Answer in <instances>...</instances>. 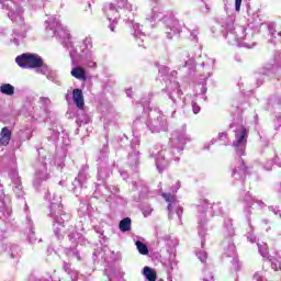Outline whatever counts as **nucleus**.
<instances>
[{
  "mask_svg": "<svg viewBox=\"0 0 281 281\" xmlns=\"http://www.w3.org/2000/svg\"><path fill=\"white\" fill-rule=\"evenodd\" d=\"M225 38L228 41L229 45L246 47L247 49H254V47H256V42H254V31H251V29H246L245 26L228 25Z\"/></svg>",
  "mask_w": 281,
  "mask_h": 281,
  "instance_id": "obj_5",
  "label": "nucleus"
},
{
  "mask_svg": "<svg viewBox=\"0 0 281 281\" xmlns=\"http://www.w3.org/2000/svg\"><path fill=\"white\" fill-rule=\"evenodd\" d=\"M279 69H281V50L274 55V60L266 63L259 68V76L276 78Z\"/></svg>",
  "mask_w": 281,
  "mask_h": 281,
  "instance_id": "obj_11",
  "label": "nucleus"
},
{
  "mask_svg": "<svg viewBox=\"0 0 281 281\" xmlns=\"http://www.w3.org/2000/svg\"><path fill=\"white\" fill-rule=\"evenodd\" d=\"M36 71L37 74H42L43 76H47L52 72L49 67L43 63V59H42V65L36 68Z\"/></svg>",
  "mask_w": 281,
  "mask_h": 281,
  "instance_id": "obj_45",
  "label": "nucleus"
},
{
  "mask_svg": "<svg viewBox=\"0 0 281 281\" xmlns=\"http://www.w3.org/2000/svg\"><path fill=\"white\" fill-rule=\"evenodd\" d=\"M168 71H170V69H168V67H166V66H161V67L159 68V74H160L161 76H164L165 74H168Z\"/></svg>",
  "mask_w": 281,
  "mask_h": 281,
  "instance_id": "obj_63",
  "label": "nucleus"
},
{
  "mask_svg": "<svg viewBox=\"0 0 281 281\" xmlns=\"http://www.w3.org/2000/svg\"><path fill=\"white\" fill-rule=\"evenodd\" d=\"M139 137H134L131 143L133 153L130 154L128 159L130 164H133L134 166H137V164H139V150L137 149L139 148Z\"/></svg>",
  "mask_w": 281,
  "mask_h": 281,
  "instance_id": "obj_26",
  "label": "nucleus"
},
{
  "mask_svg": "<svg viewBox=\"0 0 281 281\" xmlns=\"http://www.w3.org/2000/svg\"><path fill=\"white\" fill-rule=\"evenodd\" d=\"M254 280L265 281V271H258L254 274Z\"/></svg>",
  "mask_w": 281,
  "mask_h": 281,
  "instance_id": "obj_52",
  "label": "nucleus"
},
{
  "mask_svg": "<svg viewBox=\"0 0 281 281\" xmlns=\"http://www.w3.org/2000/svg\"><path fill=\"white\" fill-rule=\"evenodd\" d=\"M231 128H234L235 139L233 140V148L237 155L238 160L233 169L232 177L235 179L236 186L245 183V177L247 176V166H245V160L240 157H245V150L247 149V139L249 137V128L243 125V116L237 115V120L231 123Z\"/></svg>",
  "mask_w": 281,
  "mask_h": 281,
  "instance_id": "obj_2",
  "label": "nucleus"
},
{
  "mask_svg": "<svg viewBox=\"0 0 281 281\" xmlns=\"http://www.w3.org/2000/svg\"><path fill=\"white\" fill-rule=\"evenodd\" d=\"M82 56L86 59L87 67H90V69H95V67H98L93 52H86V54Z\"/></svg>",
  "mask_w": 281,
  "mask_h": 281,
  "instance_id": "obj_34",
  "label": "nucleus"
},
{
  "mask_svg": "<svg viewBox=\"0 0 281 281\" xmlns=\"http://www.w3.org/2000/svg\"><path fill=\"white\" fill-rule=\"evenodd\" d=\"M60 132H63V127H56L49 130V135L47 136L48 142H58V137L60 136Z\"/></svg>",
  "mask_w": 281,
  "mask_h": 281,
  "instance_id": "obj_40",
  "label": "nucleus"
},
{
  "mask_svg": "<svg viewBox=\"0 0 281 281\" xmlns=\"http://www.w3.org/2000/svg\"><path fill=\"white\" fill-rule=\"evenodd\" d=\"M65 254L70 259L75 258V260H77L78 262H82V260H85V257H82V255H80V250H78L76 248H66Z\"/></svg>",
  "mask_w": 281,
  "mask_h": 281,
  "instance_id": "obj_31",
  "label": "nucleus"
},
{
  "mask_svg": "<svg viewBox=\"0 0 281 281\" xmlns=\"http://www.w3.org/2000/svg\"><path fill=\"white\" fill-rule=\"evenodd\" d=\"M0 93L3 95H13L14 94V86L10 83H2L0 86Z\"/></svg>",
  "mask_w": 281,
  "mask_h": 281,
  "instance_id": "obj_41",
  "label": "nucleus"
},
{
  "mask_svg": "<svg viewBox=\"0 0 281 281\" xmlns=\"http://www.w3.org/2000/svg\"><path fill=\"white\" fill-rule=\"evenodd\" d=\"M109 146L104 145L99 157L98 181H104L113 172L114 162L109 165Z\"/></svg>",
  "mask_w": 281,
  "mask_h": 281,
  "instance_id": "obj_8",
  "label": "nucleus"
},
{
  "mask_svg": "<svg viewBox=\"0 0 281 281\" xmlns=\"http://www.w3.org/2000/svg\"><path fill=\"white\" fill-rule=\"evenodd\" d=\"M244 201L248 203L249 205H258V207H262L265 203L262 201L257 200L256 198L251 196V193L247 192L245 194Z\"/></svg>",
  "mask_w": 281,
  "mask_h": 281,
  "instance_id": "obj_38",
  "label": "nucleus"
},
{
  "mask_svg": "<svg viewBox=\"0 0 281 281\" xmlns=\"http://www.w3.org/2000/svg\"><path fill=\"white\" fill-rule=\"evenodd\" d=\"M72 101L80 111L85 109V94H82L80 89L77 88L72 90Z\"/></svg>",
  "mask_w": 281,
  "mask_h": 281,
  "instance_id": "obj_28",
  "label": "nucleus"
},
{
  "mask_svg": "<svg viewBox=\"0 0 281 281\" xmlns=\"http://www.w3.org/2000/svg\"><path fill=\"white\" fill-rule=\"evenodd\" d=\"M47 80H50V82H57L56 81V75L54 72H50L49 75H46Z\"/></svg>",
  "mask_w": 281,
  "mask_h": 281,
  "instance_id": "obj_61",
  "label": "nucleus"
},
{
  "mask_svg": "<svg viewBox=\"0 0 281 281\" xmlns=\"http://www.w3.org/2000/svg\"><path fill=\"white\" fill-rule=\"evenodd\" d=\"M202 2H204V8L202 7V8H201V11H202L204 14H207V12H210V5L205 2V0H202Z\"/></svg>",
  "mask_w": 281,
  "mask_h": 281,
  "instance_id": "obj_59",
  "label": "nucleus"
},
{
  "mask_svg": "<svg viewBox=\"0 0 281 281\" xmlns=\"http://www.w3.org/2000/svg\"><path fill=\"white\" fill-rule=\"evenodd\" d=\"M241 3H243V0H235V10H236V12H240Z\"/></svg>",
  "mask_w": 281,
  "mask_h": 281,
  "instance_id": "obj_64",
  "label": "nucleus"
},
{
  "mask_svg": "<svg viewBox=\"0 0 281 281\" xmlns=\"http://www.w3.org/2000/svg\"><path fill=\"white\" fill-rule=\"evenodd\" d=\"M136 249L138 250L142 256H148V246L139 240L135 243Z\"/></svg>",
  "mask_w": 281,
  "mask_h": 281,
  "instance_id": "obj_44",
  "label": "nucleus"
},
{
  "mask_svg": "<svg viewBox=\"0 0 281 281\" xmlns=\"http://www.w3.org/2000/svg\"><path fill=\"white\" fill-rule=\"evenodd\" d=\"M161 195L165 199V201L169 203L167 206V210L169 212V218H172L175 214H177L178 218H181L183 214V207L179 205V202L177 201V199H175V195L170 193H162Z\"/></svg>",
  "mask_w": 281,
  "mask_h": 281,
  "instance_id": "obj_16",
  "label": "nucleus"
},
{
  "mask_svg": "<svg viewBox=\"0 0 281 281\" xmlns=\"http://www.w3.org/2000/svg\"><path fill=\"white\" fill-rule=\"evenodd\" d=\"M103 12L110 22L109 30L115 32V27H117V19L122 16V11L117 10L113 3L108 2L103 7Z\"/></svg>",
  "mask_w": 281,
  "mask_h": 281,
  "instance_id": "obj_14",
  "label": "nucleus"
},
{
  "mask_svg": "<svg viewBox=\"0 0 281 281\" xmlns=\"http://www.w3.org/2000/svg\"><path fill=\"white\" fill-rule=\"evenodd\" d=\"M44 199L49 203V214L50 218H53V229L55 236L58 239L63 238V229L68 228L66 234L68 235V239L72 245H87V239L85 236L80 235V233H76V226L69 224L71 221V215L63 210L61 198L52 193H46Z\"/></svg>",
  "mask_w": 281,
  "mask_h": 281,
  "instance_id": "obj_1",
  "label": "nucleus"
},
{
  "mask_svg": "<svg viewBox=\"0 0 281 281\" xmlns=\"http://www.w3.org/2000/svg\"><path fill=\"white\" fill-rule=\"evenodd\" d=\"M190 40L191 41H199V31H196V30L191 31Z\"/></svg>",
  "mask_w": 281,
  "mask_h": 281,
  "instance_id": "obj_55",
  "label": "nucleus"
},
{
  "mask_svg": "<svg viewBox=\"0 0 281 281\" xmlns=\"http://www.w3.org/2000/svg\"><path fill=\"white\" fill-rule=\"evenodd\" d=\"M77 120L81 124H89V115H87V114H81V115L78 114Z\"/></svg>",
  "mask_w": 281,
  "mask_h": 281,
  "instance_id": "obj_51",
  "label": "nucleus"
},
{
  "mask_svg": "<svg viewBox=\"0 0 281 281\" xmlns=\"http://www.w3.org/2000/svg\"><path fill=\"white\" fill-rule=\"evenodd\" d=\"M9 176L11 179L12 190L16 199H23V196H25V192L23 191V184L21 183L19 171L16 169H13L10 171Z\"/></svg>",
  "mask_w": 281,
  "mask_h": 281,
  "instance_id": "obj_21",
  "label": "nucleus"
},
{
  "mask_svg": "<svg viewBox=\"0 0 281 281\" xmlns=\"http://www.w3.org/2000/svg\"><path fill=\"white\" fill-rule=\"evenodd\" d=\"M203 281H214V274L212 272L204 274Z\"/></svg>",
  "mask_w": 281,
  "mask_h": 281,
  "instance_id": "obj_58",
  "label": "nucleus"
},
{
  "mask_svg": "<svg viewBox=\"0 0 281 281\" xmlns=\"http://www.w3.org/2000/svg\"><path fill=\"white\" fill-rule=\"evenodd\" d=\"M259 254L262 258H267L271 263V267L274 271H281V257H269V247L266 243H257Z\"/></svg>",
  "mask_w": 281,
  "mask_h": 281,
  "instance_id": "obj_20",
  "label": "nucleus"
},
{
  "mask_svg": "<svg viewBox=\"0 0 281 281\" xmlns=\"http://www.w3.org/2000/svg\"><path fill=\"white\" fill-rule=\"evenodd\" d=\"M143 276L148 281H156L157 280V272L155 270H153V268H150L148 266L144 267Z\"/></svg>",
  "mask_w": 281,
  "mask_h": 281,
  "instance_id": "obj_35",
  "label": "nucleus"
},
{
  "mask_svg": "<svg viewBox=\"0 0 281 281\" xmlns=\"http://www.w3.org/2000/svg\"><path fill=\"white\" fill-rule=\"evenodd\" d=\"M40 105L45 110L48 109V106L52 104V100H49V98L47 97H41L40 100Z\"/></svg>",
  "mask_w": 281,
  "mask_h": 281,
  "instance_id": "obj_47",
  "label": "nucleus"
},
{
  "mask_svg": "<svg viewBox=\"0 0 281 281\" xmlns=\"http://www.w3.org/2000/svg\"><path fill=\"white\" fill-rule=\"evenodd\" d=\"M224 229H226L227 236L232 237L234 234H236V231L234 229V223H232V218L226 217L224 220Z\"/></svg>",
  "mask_w": 281,
  "mask_h": 281,
  "instance_id": "obj_39",
  "label": "nucleus"
},
{
  "mask_svg": "<svg viewBox=\"0 0 281 281\" xmlns=\"http://www.w3.org/2000/svg\"><path fill=\"white\" fill-rule=\"evenodd\" d=\"M72 78L77 80L87 81V70L80 66L74 67L70 71Z\"/></svg>",
  "mask_w": 281,
  "mask_h": 281,
  "instance_id": "obj_29",
  "label": "nucleus"
},
{
  "mask_svg": "<svg viewBox=\"0 0 281 281\" xmlns=\"http://www.w3.org/2000/svg\"><path fill=\"white\" fill-rule=\"evenodd\" d=\"M117 8L121 10L123 20L132 25V34L138 45V47H144V41H146V33L142 32L139 29V23L135 22V12H137V7L128 3V0H116Z\"/></svg>",
  "mask_w": 281,
  "mask_h": 281,
  "instance_id": "obj_6",
  "label": "nucleus"
},
{
  "mask_svg": "<svg viewBox=\"0 0 281 281\" xmlns=\"http://www.w3.org/2000/svg\"><path fill=\"white\" fill-rule=\"evenodd\" d=\"M10 195L3 191V186L0 184V221H9L12 215V207L10 206Z\"/></svg>",
  "mask_w": 281,
  "mask_h": 281,
  "instance_id": "obj_15",
  "label": "nucleus"
},
{
  "mask_svg": "<svg viewBox=\"0 0 281 281\" xmlns=\"http://www.w3.org/2000/svg\"><path fill=\"white\" fill-rule=\"evenodd\" d=\"M191 106H192V112L194 113V115H198V113H201V106L198 105L196 102L192 101Z\"/></svg>",
  "mask_w": 281,
  "mask_h": 281,
  "instance_id": "obj_54",
  "label": "nucleus"
},
{
  "mask_svg": "<svg viewBox=\"0 0 281 281\" xmlns=\"http://www.w3.org/2000/svg\"><path fill=\"white\" fill-rule=\"evenodd\" d=\"M280 104H281V99L279 97H273L269 100L270 106H280Z\"/></svg>",
  "mask_w": 281,
  "mask_h": 281,
  "instance_id": "obj_50",
  "label": "nucleus"
},
{
  "mask_svg": "<svg viewBox=\"0 0 281 281\" xmlns=\"http://www.w3.org/2000/svg\"><path fill=\"white\" fill-rule=\"evenodd\" d=\"M12 139V131L8 127H3L0 133V146H8Z\"/></svg>",
  "mask_w": 281,
  "mask_h": 281,
  "instance_id": "obj_30",
  "label": "nucleus"
},
{
  "mask_svg": "<svg viewBox=\"0 0 281 281\" xmlns=\"http://www.w3.org/2000/svg\"><path fill=\"white\" fill-rule=\"evenodd\" d=\"M244 212L250 227V231L247 233V239L249 240V243H254L256 240V235L251 233V206L246 207Z\"/></svg>",
  "mask_w": 281,
  "mask_h": 281,
  "instance_id": "obj_32",
  "label": "nucleus"
},
{
  "mask_svg": "<svg viewBox=\"0 0 281 281\" xmlns=\"http://www.w3.org/2000/svg\"><path fill=\"white\" fill-rule=\"evenodd\" d=\"M93 49V42L91 38L83 40L82 46H81V54L85 55L87 52H92Z\"/></svg>",
  "mask_w": 281,
  "mask_h": 281,
  "instance_id": "obj_43",
  "label": "nucleus"
},
{
  "mask_svg": "<svg viewBox=\"0 0 281 281\" xmlns=\"http://www.w3.org/2000/svg\"><path fill=\"white\" fill-rule=\"evenodd\" d=\"M165 91L167 92V95L172 102L171 105V117H175V114L177 113V110L181 104H183V101L181 100V95H183V92L181 89H179V82L177 81H168Z\"/></svg>",
  "mask_w": 281,
  "mask_h": 281,
  "instance_id": "obj_7",
  "label": "nucleus"
},
{
  "mask_svg": "<svg viewBox=\"0 0 281 281\" xmlns=\"http://www.w3.org/2000/svg\"><path fill=\"white\" fill-rule=\"evenodd\" d=\"M223 246H224V257L233 258L231 261L233 265V269L234 271H239L240 262L238 261V257L236 256V245H234V241L229 239L228 241H224Z\"/></svg>",
  "mask_w": 281,
  "mask_h": 281,
  "instance_id": "obj_19",
  "label": "nucleus"
},
{
  "mask_svg": "<svg viewBox=\"0 0 281 281\" xmlns=\"http://www.w3.org/2000/svg\"><path fill=\"white\" fill-rule=\"evenodd\" d=\"M27 32H30V25L23 24L19 29L13 30L10 41L15 45H21L23 40L27 37Z\"/></svg>",
  "mask_w": 281,
  "mask_h": 281,
  "instance_id": "obj_22",
  "label": "nucleus"
},
{
  "mask_svg": "<svg viewBox=\"0 0 281 281\" xmlns=\"http://www.w3.org/2000/svg\"><path fill=\"white\" fill-rule=\"evenodd\" d=\"M45 25L48 36H54L60 30V19L52 15L45 21Z\"/></svg>",
  "mask_w": 281,
  "mask_h": 281,
  "instance_id": "obj_23",
  "label": "nucleus"
},
{
  "mask_svg": "<svg viewBox=\"0 0 281 281\" xmlns=\"http://www.w3.org/2000/svg\"><path fill=\"white\" fill-rule=\"evenodd\" d=\"M3 10H8V16L13 23H23V8L13 0H4Z\"/></svg>",
  "mask_w": 281,
  "mask_h": 281,
  "instance_id": "obj_12",
  "label": "nucleus"
},
{
  "mask_svg": "<svg viewBox=\"0 0 281 281\" xmlns=\"http://www.w3.org/2000/svg\"><path fill=\"white\" fill-rule=\"evenodd\" d=\"M80 214L85 215L87 214V212H89V206H86L85 204H82L80 206V210H79Z\"/></svg>",
  "mask_w": 281,
  "mask_h": 281,
  "instance_id": "obj_62",
  "label": "nucleus"
},
{
  "mask_svg": "<svg viewBox=\"0 0 281 281\" xmlns=\"http://www.w3.org/2000/svg\"><path fill=\"white\" fill-rule=\"evenodd\" d=\"M196 258L205 263L207 261V252L205 250H199L195 252Z\"/></svg>",
  "mask_w": 281,
  "mask_h": 281,
  "instance_id": "obj_48",
  "label": "nucleus"
},
{
  "mask_svg": "<svg viewBox=\"0 0 281 281\" xmlns=\"http://www.w3.org/2000/svg\"><path fill=\"white\" fill-rule=\"evenodd\" d=\"M146 126L151 133H168V117L158 112L157 116L146 122Z\"/></svg>",
  "mask_w": 281,
  "mask_h": 281,
  "instance_id": "obj_10",
  "label": "nucleus"
},
{
  "mask_svg": "<svg viewBox=\"0 0 281 281\" xmlns=\"http://www.w3.org/2000/svg\"><path fill=\"white\" fill-rule=\"evenodd\" d=\"M63 269L68 273L71 278V281H78V277L80 276V272L78 271H71V265L67 263V261H64Z\"/></svg>",
  "mask_w": 281,
  "mask_h": 281,
  "instance_id": "obj_36",
  "label": "nucleus"
},
{
  "mask_svg": "<svg viewBox=\"0 0 281 281\" xmlns=\"http://www.w3.org/2000/svg\"><path fill=\"white\" fill-rule=\"evenodd\" d=\"M15 63L21 69H36L43 65V58L36 54L23 53L15 58Z\"/></svg>",
  "mask_w": 281,
  "mask_h": 281,
  "instance_id": "obj_9",
  "label": "nucleus"
},
{
  "mask_svg": "<svg viewBox=\"0 0 281 281\" xmlns=\"http://www.w3.org/2000/svg\"><path fill=\"white\" fill-rule=\"evenodd\" d=\"M162 238L167 241V251L169 254L168 266L170 267L168 273H170V271L177 269V246L179 245V239L172 238L170 235H165Z\"/></svg>",
  "mask_w": 281,
  "mask_h": 281,
  "instance_id": "obj_13",
  "label": "nucleus"
},
{
  "mask_svg": "<svg viewBox=\"0 0 281 281\" xmlns=\"http://www.w3.org/2000/svg\"><path fill=\"white\" fill-rule=\"evenodd\" d=\"M178 58L181 63V67H188V69H194L195 63L194 58L190 57V53L188 50H180Z\"/></svg>",
  "mask_w": 281,
  "mask_h": 281,
  "instance_id": "obj_27",
  "label": "nucleus"
},
{
  "mask_svg": "<svg viewBox=\"0 0 281 281\" xmlns=\"http://www.w3.org/2000/svg\"><path fill=\"white\" fill-rule=\"evenodd\" d=\"M269 33L271 34V36H273V38L281 40V31L278 32V31L273 30V27L269 26Z\"/></svg>",
  "mask_w": 281,
  "mask_h": 281,
  "instance_id": "obj_53",
  "label": "nucleus"
},
{
  "mask_svg": "<svg viewBox=\"0 0 281 281\" xmlns=\"http://www.w3.org/2000/svg\"><path fill=\"white\" fill-rule=\"evenodd\" d=\"M269 210H270V212H273V214H274L276 216H279V218H281V211L278 210V207H276V206H269Z\"/></svg>",
  "mask_w": 281,
  "mask_h": 281,
  "instance_id": "obj_56",
  "label": "nucleus"
},
{
  "mask_svg": "<svg viewBox=\"0 0 281 281\" xmlns=\"http://www.w3.org/2000/svg\"><path fill=\"white\" fill-rule=\"evenodd\" d=\"M47 164H52L49 159L45 158L43 164H41L35 172V177L33 180L34 188H38L43 181H47L49 179V168H47Z\"/></svg>",
  "mask_w": 281,
  "mask_h": 281,
  "instance_id": "obj_18",
  "label": "nucleus"
},
{
  "mask_svg": "<svg viewBox=\"0 0 281 281\" xmlns=\"http://www.w3.org/2000/svg\"><path fill=\"white\" fill-rule=\"evenodd\" d=\"M188 142H192V136L186 133V128L176 130L171 133V137L169 138L171 148L159 150V148L154 147L150 149V157L155 158L158 172H161L169 166L170 161H179V157H175V155L176 153H182Z\"/></svg>",
  "mask_w": 281,
  "mask_h": 281,
  "instance_id": "obj_3",
  "label": "nucleus"
},
{
  "mask_svg": "<svg viewBox=\"0 0 281 281\" xmlns=\"http://www.w3.org/2000/svg\"><path fill=\"white\" fill-rule=\"evenodd\" d=\"M87 179V173L85 171H80L78 177L75 178V180L71 182V186L69 187V190L78 196L80 194V191L82 190V182Z\"/></svg>",
  "mask_w": 281,
  "mask_h": 281,
  "instance_id": "obj_25",
  "label": "nucleus"
},
{
  "mask_svg": "<svg viewBox=\"0 0 281 281\" xmlns=\"http://www.w3.org/2000/svg\"><path fill=\"white\" fill-rule=\"evenodd\" d=\"M146 21L160 22L165 25V36L168 41H172L175 36L181 34L183 25L175 18L170 11H164L161 7H154L153 10L146 15Z\"/></svg>",
  "mask_w": 281,
  "mask_h": 281,
  "instance_id": "obj_4",
  "label": "nucleus"
},
{
  "mask_svg": "<svg viewBox=\"0 0 281 281\" xmlns=\"http://www.w3.org/2000/svg\"><path fill=\"white\" fill-rule=\"evenodd\" d=\"M26 222L29 226V240L30 243H36V236L34 233V224L32 223V217L30 215H26Z\"/></svg>",
  "mask_w": 281,
  "mask_h": 281,
  "instance_id": "obj_37",
  "label": "nucleus"
},
{
  "mask_svg": "<svg viewBox=\"0 0 281 281\" xmlns=\"http://www.w3.org/2000/svg\"><path fill=\"white\" fill-rule=\"evenodd\" d=\"M60 36H64V38L61 40V44L64 45V47H67L70 58H76V54L79 53L78 49H76V46H74V42H71V36L65 31L60 32Z\"/></svg>",
  "mask_w": 281,
  "mask_h": 281,
  "instance_id": "obj_24",
  "label": "nucleus"
},
{
  "mask_svg": "<svg viewBox=\"0 0 281 281\" xmlns=\"http://www.w3.org/2000/svg\"><path fill=\"white\" fill-rule=\"evenodd\" d=\"M143 214H144V216H150V214H153V207H150V206H145V207L143 209Z\"/></svg>",
  "mask_w": 281,
  "mask_h": 281,
  "instance_id": "obj_57",
  "label": "nucleus"
},
{
  "mask_svg": "<svg viewBox=\"0 0 281 281\" xmlns=\"http://www.w3.org/2000/svg\"><path fill=\"white\" fill-rule=\"evenodd\" d=\"M56 164L58 168L63 169V167L65 166V155H63V158L60 160L57 159Z\"/></svg>",
  "mask_w": 281,
  "mask_h": 281,
  "instance_id": "obj_60",
  "label": "nucleus"
},
{
  "mask_svg": "<svg viewBox=\"0 0 281 281\" xmlns=\"http://www.w3.org/2000/svg\"><path fill=\"white\" fill-rule=\"evenodd\" d=\"M105 276L108 277L109 281H115V278H117V272L115 270L105 269Z\"/></svg>",
  "mask_w": 281,
  "mask_h": 281,
  "instance_id": "obj_49",
  "label": "nucleus"
},
{
  "mask_svg": "<svg viewBox=\"0 0 281 281\" xmlns=\"http://www.w3.org/2000/svg\"><path fill=\"white\" fill-rule=\"evenodd\" d=\"M21 254V248L18 245H10V257L19 258Z\"/></svg>",
  "mask_w": 281,
  "mask_h": 281,
  "instance_id": "obj_46",
  "label": "nucleus"
},
{
  "mask_svg": "<svg viewBox=\"0 0 281 281\" xmlns=\"http://www.w3.org/2000/svg\"><path fill=\"white\" fill-rule=\"evenodd\" d=\"M210 76H212V74L207 72V76H202L200 78V80H202V81H200L198 83V91H200L199 93L201 95H205V93H207V82H206V80L210 78Z\"/></svg>",
  "mask_w": 281,
  "mask_h": 281,
  "instance_id": "obj_33",
  "label": "nucleus"
},
{
  "mask_svg": "<svg viewBox=\"0 0 281 281\" xmlns=\"http://www.w3.org/2000/svg\"><path fill=\"white\" fill-rule=\"evenodd\" d=\"M210 207V202L207 200H203L198 205V211L200 212V225L198 227V234L201 238H205V234L207 233V228L205 225L207 224V220H205V212H207Z\"/></svg>",
  "mask_w": 281,
  "mask_h": 281,
  "instance_id": "obj_17",
  "label": "nucleus"
},
{
  "mask_svg": "<svg viewBox=\"0 0 281 281\" xmlns=\"http://www.w3.org/2000/svg\"><path fill=\"white\" fill-rule=\"evenodd\" d=\"M131 217H124L123 220H121L120 224H119V229H121V232H131Z\"/></svg>",
  "mask_w": 281,
  "mask_h": 281,
  "instance_id": "obj_42",
  "label": "nucleus"
}]
</instances>
